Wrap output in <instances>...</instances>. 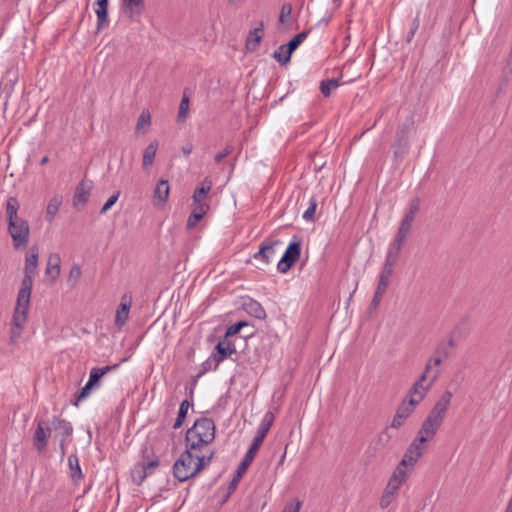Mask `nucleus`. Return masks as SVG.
I'll return each mask as SVG.
<instances>
[{
  "label": "nucleus",
  "mask_w": 512,
  "mask_h": 512,
  "mask_svg": "<svg viewBox=\"0 0 512 512\" xmlns=\"http://www.w3.org/2000/svg\"><path fill=\"white\" fill-rule=\"evenodd\" d=\"M310 31L311 29L304 30L294 35L286 44L280 45L279 48L272 54L273 59H275L281 66L289 64L292 54L307 38Z\"/></svg>",
  "instance_id": "nucleus-6"
},
{
  "label": "nucleus",
  "mask_w": 512,
  "mask_h": 512,
  "mask_svg": "<svg viewBox=\"0 0 512 512\" xmlns=\"http://www.w3.org/2000/svg\"><path fill=\"white\" fill-rule=\"evenodd\" d=\"M417 406V401L404 399L397 407L396 413L390 424V428H400L405 420L414 412Z\"/></svg>",
  "instance_id": "nucleus-13"
},
{
  "label": "nucleus",
  "mask_w": 512,
  "mask_h": 512,
  "mask_svg": "<svg viewBox=\"0 0 512 512\" xmlns=\"http://www.w3.org/2000/svg\"><path fill=\"white\" fill-rule=\"evenodd\" d=\"M51 428L44 420H40L33 435V446L38 452L45 450L48 444V438L51 435Z\"/></svg>",
  "instance_id": "nucleus-14"
},
{
  "label": "nucleus",
  "mask_w": 512,
  "mask_h": 512,
  "mask_svg": "<svg viewBox=\"0 0 512 512\" xmlns=\"http://www.w3.org/2000/svg\"><path fill=\"white\" fill-rule=\"evenodd\" d=\"M222 339H225V348L228 352V354L231 356L232 354L236 353V347L235 344L228 340V337H223Z\"/></svg>",
  "instance_id": "nucleus-61"
},
{
  "label": "nucleus",
  "mask_w": 512,
  "mask_h": 512,
  "mask_svg": "<svg viewBox=\"0 0 512 512\" xmlns=\"http://www.w3.org/2000/svg\"><path fill=\"white\" fill-rule=\"evenodd\" d=\"M384 294L385 293H383V292H379V291L375 290L373 298H372L370 306H369L370 310H376L378 308V306L381 302V298Z\"/></svg>",
  "instance_id": "nucleus-50"
},
{
  "label": "nucleus",
  "mask_w": 512,
  "mask_h": 512,
  "mask_svg": "<svg viewBox=\"0 0 512 512\" xmlns=\"http://www.w3.org/2000/svg\"><path fill=\"white\" fill-rule=\"evenodd\" d=\"M52 425L54 430L62 436V438H66L70 436L73 432V428L70 422L60 417H53Z\"/></svg>",
  "instance_id": "nucleus-27"
},
{
  "label": "nucleus",
  "mask_w": 512,
  "mask_h": 512,
  "mask_svg": "<svg viewBox=\"0 0 512 512\" xmlns=\"http://www.w3.org/2000/svg\"><path fill=\"white\" fill-rule=\"evenodd\" d=\"M390 284V278L379 276V281L376 287V290L379 292L386 293V290Z\"/></svg>",
  "instance_id": "nucleus-51"
},
{
  "label": "nucleus",
  "mask_w": 512,
  "mask_h": 512,
  "mask_svg": "<svg viewBox=\"0 0 512 512\" xmlns=\"http://www.w3.org/2000/svg\"><path fill=\"white\" fill-rule=\"evenodd\" d=\"M399 255H400L399 251L389 248V250L386 254V259H385L384 264H386V266H394L396 264V262L398 261Z\"/></svg>",
  "instance_id": "nucleus-44"
},
{
  "label": "nucleus",
  "mask_w": 512,
  "mask_h": 512,
  "mask_svg": "<svg viewBox=\"0 0 512 512\" xmlns=\"http://www.w3.org/2000/svg\"><path fill=\"white\" fill-rule=\"evenodd\" d=\"M157 148L158 142L155 140L144 149L142 160V167L144 170L148 169L150 166L153 165Z\"/></svg>",
  "instance_id": "nucleus-28"
},
{
  "label": "nucleus",
  "mask_w": 512,
  "mask_h": 512,
  "mask_svg": "<svg viewBox=\"0 0 512 512\" xmlns=\"http://www.w3.org/2000/svg\"><path fill=\"white\" fill-rule=\"evenodd\" d=\"M275 420V416L273 414V412L271 411H267L265 414H264V417L260 423V426L257 430V433L263 435L266 437V435L268 434L273 422Z\"/></svg>",
  "instance_id": "nucleus-39"
},
{
  "label": "nucleus",
  "mask_w": 512,
  "mask_h": 512,
  "mask_svg": "<svg viewBox=\"0 0 512 512\" xmlns=\"http://www.w3.org/2000/svg\"><path fill=\"white\" fill-rule=\"evenodd\" d=\"M60 262L58 254H51L48 258L45 276L49 277L50 283H54L60 275Z\"/></svg>",
  "instance_id": "nucleus-22"
},
{
  "label": "nucleus",
  "mask_w": 512,
  "mask_h": 512,
  "mask_svg": "<svg viewBox=\"0 0 512 512\" xmlns=\"http://www.w3.org/2000/svg\"><path fill=\"white\" fill-rule=\"evenodd\" d=\"M422 452H423V448H418L416 446V444H410L409 447L407 448L401 462L397 466L396 471L391 475L389 480H399L397 473L400 476L405 477L406 476L405 468H407L408 466H413L414 463H416L417 460L421 457Z\"/></svg>",
  "instance_id": "nucleus-11"
},
{
  "label": "nucleus",
  "mask_w": 512,
  "mask_h": 512,
  "mask_svg": "<svg viewBox=\"0 0 512 512\" xmlns=\"http://www.w3.org/2000/svg\"><path fill=\"white\" fill-rule=\"evenodd\" d=\"M207 190L205 188L197 187L193 193V203H200L207 197Z\"/></svg>",
  "instance_id": "nucleus-46"
},
{
  "label": "nucleus",
  "mask_w": 512,
  "mask_h": 512,
  "mask_svg": "<svg viewBox=\"0 0 512 512\" xmlns=\"http://www.w3.org/2000/svg\"><path fill=\"white\" fill-rule=\"evenodd\" d=\"M240 331H241V329H240L238 323L236 322V323L230 325L226 329V332H225L224 336L229 338V337H232V336L238 334Z\"/></svg>",
  "instance_id": "nucleus-58"
},
{
  "label": "nucleus",
  "mask_w": 512,
  "mask_h": 512,
  "mask_svg": "<svg viewBox=\"0 0 512 512\" xmlns=\"http://www.w3.org/2000/svg\"><path fill=\"white\" fill-rule=\"evenodd\" d=\"M435 353L444 358H448L450 356V349L445 344V341H442L437 345Z\"/></svg>",
  "instance_id": "nucleus-48"
},
{
  "label": "nucleus",
  "mask_w": 512,
  "mask_h": 512,
  "mask_svg": "<svg viewBox=\"0 0 512 512\" xmlns=\"http://www.w3.org/2000/svg\"><path fill=\"white\" fill-rule=\"evenodd\" d=\"M189 104H190L189 95L187 94V89H185L183 92L182 99L180 101V105H179V110H178V115H177L178 122L185 121L187 114H188V110H189Z\"/></svg>",
  "instance_id": "nucleus-38"
},
{
  "label": "nucleus",
  "mask_w": 512,
  "mask_h": 512,
  "mask_svg": "<svg viewBox=\"0 0 512 512\" xmlns=\"http://www.w3.org/2000/svg\"><path fill=\"white\" fill-rule=\"evenodd\" d=\"M201 188H205L207 190V192L209 193V191L211 190V187H212V181L206 177L204 178V180L201 182Z\"/></svg>",
  "instance_id": "nucleus-64"
},
{
  "label": "nucleus",
  "mask_w": 512,
  "mask_h": 512,
  "mask_svg": "<svg viewBox=\"0 0 512 512\" xmlns=\"http://www.w3.org/2000/svg\"><path fill=\"white\" fill-rule=\"evenodd\" d=\"M6 75H7L8 77H10V76L12 77V78H10V81H11V82H13V83H16V82H17V80H18L17 71H16V70H14L13 68L7 69V71H6Z\"/></svg>",
  "instance_id": "nucleus-63"
},
{
  "label": "nucleus",
  "mask_w": 512,
  "mask_h": 512,
  "mask_svg": "<svg viewBox=\"0 0 512 512\" xmlns=\"http://www.w3.org/2000/svg\"><path fill=\"white\" fill-rule=\"evenodd\" d=\"M98 8L95 10L97 15V31L102 30L109 24L108 7L109 0H96Z\"/></svg>",
  "instance_id": "nucleus-21"
},
{
  "label": "nucleus",
  "mask_w": 512,
  "mask_h": 512,
  "mask_svg": "<svg viewBox=\"0 0 512 512\" xmlns=\"http://www.w3.org/2000/svg\"><path fill=\"white\" fill-rule=\"evenodd\" d=\"M440 426L441 425L439 423H437L436 421L434 422L433 420H431V418H426L423 421L419 431L420 434H425L428 437L433 438Z\"/></svg>",
  "instance_id": "nucleus-37"
},
{
  "label": "nucleus",
  "mask_w": 512,
  "mask_h": 512,
  "mask_svg": "<svg viewBox=\"0 0 512 512\" xmlns=\"http://www.w3.org/2000/svg\"><path fill=\"white\" fill-rule=\"evenodd\" d=\"M452 397H453L452 392L445 391L441 395L440 399L435 403L433 408L435 410L439 411L440 413H442L443 415H445L450 406Z\"/></svg>",
  "instance_id": "nucleus-36"
},
{
  "label": "nucleus",
  "mask_w": 512,
  "mask_h": 512,
  "mask_svg": "<svg viewBox=\"0 0 512 512\" xmlns=\"http://www.w3.org/2000/svg\"><path fill=\"white\" fill-rule=\"evenodd\" d=\"M201 219H202V217H200V214H196L195 212H191V214L188 217L187 224H186L187 229L194 228L199 223V221Z\"/></svg>",
  "instance_id": "nucleus-49"
},
{
  "label": "nucleus",
  "mask_w": 512,
  "mask_h": 512,
  "mask_svg": "<svg viewBox=\"0 0 512 512\" xmlns=\"http://www.w3.org/2000/svg\"><path fill=\"white\" fill-rule=\"evenodd\" d=\"M144 8V0H122L123 12L131 20H135L137 16H140Z\"/></svg>",
  "instance_id": "nucleus-18"
},
{
  "label": "nucleus",
  "mask_w": 512,
  "mask_h": 512,
  "mask_svg": "<svg viewBox=\"0 0 512 512\" xmlns=\"http://www.w3.org/2000/svg\"><path fill=\"white\" fill-rule=\"evenodd\" d=\"M91 185L86 186L85 181L82 180L75 189V193L73 196V206L77 207L78 205L84 206L89 199L90 191H91Z\"/></svg>",
  "instance_id": "nucleus-23"
},
{
  "label": "nucleus",
  "mask_w": 512,
  "mask_h": 512,
  "mask_svg": "<svg viewBox=\"0 0 512 512\" xmlns=\"http://www.w3.org/2000/svg\"><path fill=\"white\" fill-rule=\"evenodd\" d=\"M170 187L168 180L161 179L154 190L153 193V199L154 203L156 204V201L159 203H165L169 197Z\"/></svg>",
  "instance_id": "nucleus-26"
},
{
  "label": "nucleus",
  "mask_w": 512,
  "mask_h": 512,
  "mask_svg": "<svg viewBox=\"0 0 512 512\" xmlns=\"http://www.w3.org/2000/svg\"><path fill=\"white\" fill-rule=\"evenodd\" d=\"M120 363H116L114 365H107L104 367H93L89 373V379L87 383L80 389V391L76 394L75 400L72 401L74 406H78L79 403L87 398L90 393L98 388L101 384L102 378L109 372L117 369L120 366Z\"/></svg>",
  "instance_id": "nucleus-3"
},
{
  "label": "nucleus",
  "mask_w": 512,
  "mask_h": 512,
  "mask_svg": "<svg viewBox=\"0 0 512 512\" xmlns=\"http://www.w3.org/2000/svg\"><path fill=\"white\" fill-rule=\"evenodd\" d=\"M211 357L205 360L201 365V370L198 372V374L195 376V382L198 378L202 377L205 373L211 370Z\"/></svg>",
  "instance_id": "nucleus-55"
},
{
  "label": "nucleus",
  "mask_w": 512,
  "mask_h": 512,
  "mask_svg": "<svg viewBox=\"0 0 512 512\" xmlns=\"http://www.w3.org/2000/svg\"><path fill=\"white\" fill-rule=\"evenodd\" d=\"M230 357L226 348H225V339H219L218 343L215 345L214 350L211 354V358L216 362L215 369L218 364Z\"/></svg>",
  "instance_id": "nucleus-29"
},
{
  "label": "nucleus",
  "mask_w": 512,
  "mask_h": 512,
  "mask_svg": "<svg viewBox=\"0 0 512 512\" xmlns=\"http://www.w3.org/2000/svg\"><path fill=\"white\" fill-rule=\"evenodd\" d=\"M20 208L19 201L16 197H9L6 203V216L7 222L20 219L18 217V210Z\"/></svg>",
  "instance_id": "nucleus-32"
},
{
  "label": "nucleus",
  "mask_w": 512,
  "mask_h": 512,
  "mask_svg": "<svg viewBox=\"0 0 512 512\" xmlns=\"http://www.w3.org/2000/svg\"><path fill=\"white\" fill-rule=\"evenodd\" d=\"M444 417H445V415H443L439 411L435 410L434 408L431 409V411L429 412V414L427 416V418H431V420H433L434 422L436 421L440 425L442 424Z\"/></svg>",
  "instance_id": "nucleus-56"
},
{
  "label": "nucleus",
  "mask_w": 512,
  "mask_h": 512,
  "mask_svg": "<svg viewBox=\"0 0 512 512\" xmlns=\"http://www.w3.org/2000/svg\"><path fill=\"white\" fill-rule=\"evenodd\" d=\"M410 230H411V228L400 223V225L398 227V231L396 233V237H400L401 239L406 240L407 235L409 234Z\"/></svg>",
  "instance_id": "nucleus-59"
},
{
  "label": "nucleus",
  "mask_w": 512,
  "mask_h": 512,
  "mask_svg": "<svg viewBox=\"0 0 512 512\" xmlns=\"http://www.w3.org/2000/svg\"><path fill=\"white\" fill-rule=\"evenodd\" d=\"M150 123H151L150 112L148 110H143L141 112L140 116L138 117L137 125H136V130L140 131L143 128L144 125L149 126Z\"/></svg>",
  "instance_id": "nucleus-42"
},
{
  "label": "nucleus",
  "mask_w": 512,
  "mask_h": 512,
  "mask_svg": "<svg viewBox=\"0 0 512 512\" xmlns=\"http://www.w3.org/2000/svg\"><path fill=\"white\" fill-rule=\"evenodd\" d=\"M419 209H420V199L419 198H415L410 203L409 210L405 214V216L403 217V219L401 220L400 223L405 225V226H407V227H409V228H411L412 227V223H413L414 218H415V215L417 214Z\"/></svg>",
  "instance_id": "nucleus-30"
},
{
  "label": "nucleus",
  "mask_w": 512,
  "mask_h": 512,
  "mask_svg": "<svg viewBox=\"0 0 512 512\" xmlns=\"http://www.w3.org/2000/svg\"><path fill=\"white\" fill-rule=\"evenodd\" d=\"M392 274L393 266H386V264H384L379 276L391 278Z\"/></svg>",
  "instance_id": "nucleus-62"
},
{
  "label": "nucleus",
  "mask_w": 512,
  "mask_h": 512,
  "mask_svg": "<svg viewBox=\"0 0 512 512\" xmlns=\"http://www.w3.org/2000/svg\"><path fill=\"white\" fill-rule=\"evenodd\" d=\"M215 433L214 421L208 417H201L187 430L185 435L186 447L197 450L207 446L215 439Z\"/></svg>",
  "instance_id": "nucleus-1"
},
{
  "label": "nucleus",
  "mask_w": 512,
  "mask_h": 512,
  "mask_svg": "<svg viewBox=\"0 0 512 512\" xmlns=\"http://www.w3.org/2000/svg\"><path fill=\"white\" fill-rule=\"evenodd\" d=\"M264 439H265V436H263L259 433H256L250 447L248 448L244 458L242 459V461L238 465L237 469L235 470L231 480H240L243 477L244 473L247 471L248 467L250 466L253 459L255 458Z\"/></svg>",
  "instance_id": "nucleus-10"
},
{
  "label": "nucleus",
  "mask_w": 512,
  "mask_h": 512,
  "mask_svg": "<svg viewBox=\"0 0 512 512\" xmlns=\"http://www.w3.org/2000/svg\"><path fill=\"white\" fill-rule=\"evenodd\" d=\"M439 374H440V372L437 370L434 373V375L431 377V380L427 384L426 388H423V391H420L416 387L412 386L408 392V397H409L408 400L413 399V400L417 401V405H418L424 399L426 393L429 391V389L432 386V384L434 383V381L438 378Z\"/></svg>",
  "instance_id": "nucleus-25"
},
{
  "label": "nucleus",
  "mask_w": 512,
  "mask_h": 512,
  "mask_svg": "<svg viewBox=\"0 0 512 512\" xmlns=\"http://www.w3.org/2000/svg\"><path fill=\"white\" fill-rule=\"evenodd\" d=\"M81 277V268L79 265H73L69 272V281L74 280L76 283Z\"/></svg>",
  "instance_id": "nucleus-54"
},
{
  "label": "nucleus",
  "mask_w": 512,
  "mask_h": 512,
  "mask_svg": "<svg viewBox=\"0 0 512 512\" xmlns=\"http://www.w3.org/2000/svg\"><path fill=\"white\" fill-rule=\"evenodd\" d=\"M317 205H318V200L315 196L311 197L310 201H309V206L308 208L305 210V212L303 213V218L306 220V221H314L315 219V212H316V209H317Z\"/></svg>",
  "instance_id": "nucleus-41"
},
{
  "label": "nucleus",
  "mask_w": 512,
  "mask_h": 512,
  "mask_svg": "<svg viewBox=\"0 0 512 512\" xmlns=\"http://www.w3.org/2000/svg\"><path fill=\"white\" fill-rule=\"evenodd\" d=\"M233 149H234V147L232 145H229V144L226 145V147L224 148L223 151H221L215 155V158H214L215 162L217 164H219L225 157H227L228 155H230L233 152Z\"/></svg>",
  "instance_id": "nucleus-47"
},
{
  "label": "nucleus",
  "mask_w": 512,
  "mask_h": 512,
  "mask_svg": "<svg viewBox=\"0 0 512 512\" xmlns=\"http://www.w3.org/2000/svg\"><path fill=\"white\" fill-rule=\"evenodd\" d=\"M242 308L250 315L257 319H265L266 311L263 306L256 300L247 297L243 300Z\"/></svg>",
  "instance_id": "nucleus-20"
},
{
  "label": "nucleus",
  "mask_w": 512,
  "mask_h": 512,
  "mask_svg": "<svg viewBox=\"0 0 512 512\" xmlns=\"http://www.w3.org/2000/svg\"><path fill=\"white\" fill-rule=\"evenodd\" d=\"M281 244L279 239H274L272 237H268L264 239V241L260 244L259 250L253 254L251 260L256 262V268L259 270H264L268 265H270L276 256V247Z\"/></svg>",
  "instance_id": "nucleus-4"
},
{
  "label": "nucleus",
  "mask_w": 512,
  "mask_h": 512,
  "mask_svg": "<svg viewBox=\"0 0 512 512\" xmlns=\"http://www.w3.org/2000/svg\"><path fill=\"white\" fill-rule=\"evenodd\" d=\"M401 484L402 482H387L379 502L382 509H386L393 502L400 490Z\"/></svg>",
  "instance_id": "nucleus-19"
},
{
  "label": "nucleus",
  "mask_w": 512,
  "mask_h": 512,
  "mask_svg": "<svg viewBox=\"0 0 512 512\" xmlns=\"http://www.w3.org/2000/svg\"><path fill=\"white\" fill-rule=\"evenodd\" d=\"M302 240L298 236H293L292 240L288 244L283 256L277 263V271L285 274L287 273L294 264L300 259L301 256Z\"/></svg>",
  "instance_id": "nucleus-7"
},
{
  "label": "nucleus",
  "mask_w": 512,
  "mask_h": 512,
  "mask_svg": "<svg viewBox=\"0 0 512 512\" xmlns=\"http://www.w3.org/2000/svg\"><path fill=\"white\" fill-rule=\"evenodd\" d=\"M415 129L414 116H408L405 121L397 127L394 141L391 145L393 159L396 162L402 161L410 150V134Z\"/></svg>",
  "instance_id": "nucleus-2"
},
{
  "label": "nucleus",
  "mask_w": 512,
  "mask_h": 512,
  "mask_svg": "<svg viewBox=\"0 0 512 512\" xmlns=\"http://www.w3.org/2000/svg\"><path fill=\"white\" fill-rule=\"evenodd\" d=\"M192 404L189 400L185 399L180 403L179 410L177 413V417L175 419V422L173 424V429H179L183 423L185 422L188 414V409Z\"/></svg>",
  "instance_id": "nucleus-34"
},
{
  "label": "nucleus",
  "mask_w": 512,
  "mask_h": 512,
  "mask_svg": "<svg viewBox=\"0 0 512 512\" xmlns=\"http://www.w3.org/2000/svg\"><path fill=\"white\" fill-rule=\"evenodd\" d=\"M211 458L212 454L206 457L204 455H199L194 452V476H196L197 473L200 472L205 467V465L211 460Z\"/></svg>",
  "instance_id": "nucleus-40"
},
{
  "label": "nucleus",
  "mask_w": 512,
  "mask_h": 512,
  "mask_svg": "<svg viewBox=\"0 0 512 512\" xmlns=\"http://www.w3.org/2000/svg\"><path fill=\"white\" fill-rule=\"evenodd\" d=\"M8 233L12 238L13 247L20 249L29 243L30 227L27 220L20 218L8 222Z\"/></svg>",
  "instance_id": "nucleus-9"
},
{
  "label": "nucleus",
  "mask_w": 512,
  "mask_h": 512,
  "mask_svg": "<svg viewBox=\"0 0 512 512\" xmlns=\"http://www.w3.org/2000/svg\"><path fill=\"white\" fill-rule=\"evenodd\" d=\"M62 204V197L61 196H54L52 197L47 205L46 209V220L48 222H52L56 216V214L59 211V207Z\"/></svg>",
  "instance_id": "nucleus-33"
},
{
  "label": "nucleus",
  "mask_w": 512,
  "mask_h": 512,
  "mask_svg": "<svg viewBox=\"0 0 512 512\" xmlns=\"http://www.w3.org/2000/svg\"><path fill=\"white\" fill-rule=\"evenodd\" d=\"M193 204H194V208H193L192 212H195L196 214H200V217L203 218L204 215L209 210V205L204 204L202 202H200V203H193Z\"/></svg>",
  "instance_id": "nucleus-53"
},
{
  "label": "nucleus",
  "mask_w": 512,
  "mask_h": 512,
  "mask_svg": "<svg viewBox=\"0 0 512 512\" xmlns=\"http://www.w3.org/2000/svg\"><path fill=\"white\" fill-rule=\"evenodd\" d=\"M32 288L33 275L24 274V277L21 281V287L17 294L15 308L29 310Z\"/></svg>",
  "instance_id": "nucleus-12"
},
{
  "label": "nucleus",
  "mask_w": 512,
  "mask_h": 512,
  "mask_svg": "<svg viewBox=\"0 0 512 512\" xmlns=\"http://www.w3.org/2000/svg\"><path fill=\"white\" fill-rule=\"evenodd\" d=\"M160 464L158 456L155 455L152 448L145 447L142 451V460L134 465L132 469L133 479L145 480L151 476Z\"/></svg>",
  "instance_id": "nucleus-5"
},
{
  "label": "nucleus",
  "mask_w": 512,
  "mask_h": 512,
  "mask_svg": "<svg viewBox=\"0 0 512 512\" xmlns=\"http://www.w3.org/2000/svg\"><path fill=\"white\" fill-rule=\"evenodd\" d=\"M342 83L340 82V79L331 78L322 80L320 82V91L324 97H329L332 93V91L336 88H338Z\"/></svg>",
  "instance_id": "nucleus-35"
},
{
  "label": "nucleus",
  "mask_w": 512,
  "mask_h": 512,
  "mask_svg": "<svg viewBox=\"0 0 512 512\" xmlns=\"http://www.w3.org/2000/svg\"><path fill=\"white\" fill-rule=\"evenodd\" d=\"M404 243H405V240L401 239L400 237L395 236L393 242L390 245V248L401 252V249H402Z\"/></svg>",
  "instance_id": "nucleus-60"
},
{
  "label": "nucleus",
  "mask_w": 512,
  "mask_h": 512,
  "mask_svg": "<svg viewBox=\"0 0 512 512\" xmlns=\"http://www.w3.org/2000/svg\"><path fill=\"white\" fill-rule=\"evenodd\" d=\"M302 506V502L298 499H293L288 502L282 512H299Z\"/></svg>",
  "instance_id": "nucleus-45"
},
{
  "label": "nucleus",
  "mask_w": 512,
  "mask_h": 512,
  "mask_svg": "<svg viewBox=\"0 0 512 512\" xmlns=\"http://www.w3.org/2000/svg\"><path fill=\"white\" fill-rule=\"evenodd\" d=\"M39 250L38 247L33 246L30 249V254L26 256L24 274L34 275L38 267Z\"/></svg>",
  "instance_id": "nucleus-24"
},
{
  "label": "nucleus",
  "mask_w": 512,
  "mask_h": 512,
  "mask_svg": "<svg viewBox=\"0 0 512 512\" xmlns=\"http://www.w3.org/2000/svg\"><path fill=\"white\" fill-rule=\"evenodd\" d=\"M194 451L186 447L173 466V474L176 480H190L194 476Z\"/></svg>",
  "instance_id": "nucleus-8"
},
{
  "label": "nucleus",
  "mask_w": 512,
  "mask_h": 512,
  "mask_svg": "<svg viewBox=\"0 0 512 512\" xmlns=\"http://www.w3.org/2000/svg\"><path fill=\"white\" fill-rule=\"evenodd\" d=\"M120 190L116 191L111 195L100 209V214H105L118 200L120 196Z\"/></svg>",
  "instance_id": "nucleus-43"
},
{
  "label": "nucleus",
  "mask_w": 512,
  "mask_h": 512,
  "mask_svg": "<svg viewBox=\"0 0 512 512\" xmlns=\"http://www.w3.org/2000/svg\"><path fill=\"white\" fill-rule=\"evenodd\" d=\"M264 37V22L260 21L259 25L254 29L250 30L246 40H245V49L247 52H255Z\"/></svg>",
  "instance_id": "nucleus-16"
},
{
  "label": "nucleus",
  "mask_w": 512,
  "mask_h": 512,
  "mask_svg": "<svg viewBox=\"0 0 512 512\" xmlns=\"http://www.w3.org/2000/svg\"><path fill=\"white\" fill-rule=\"evenodd\" d=\"M131 301V296H129L128 294H124L121 298V303L117 308L115 316V325L118 328L124 326L128 320Z\"/></svg>",
  "instance_id": "nucleus-17"
},
{
  "label": "nucleus",
  "mask_w": 512,
  "mask_h": 512,
  "mask_svg": "<svg viewBox=\"0 0 512 512\" xmlns=\"http://www.w3.org/2000/svg\"><path fill=\"white\" fill-rule=\"evenodd\" d=\"M430 439L431 437H428L425 434H420V431H418L417 436L415 437L411 444H416L418 448H422L421 445L426 443Z\"/></svg>",
  "instance_id": "nucleus-57"
},
{
  "label": "nucleus",
  "mask_w": 512,
  "mask_h": 512,
  "mask_svg": "<svg viewBox=\"0 0 512 512\" xmlns=\"http://www.w3.org/2000/svg\"><path fill=\"white\" fill-rule=\"evenodd\" d=\"M292 12V6L291 4H284L281 8L280 16H279V22L284 23L285 18H289Z\"/></svg>",
  "instance_id": "nucleus-52"
},
{
  "label": "nucleus",
  "mask_w": 512,
  "mask_h": 512,
  "mask_svg": "<svg viewBox=\"0 0 512 512\" xmlns=\"http://www.w3.org/2000/svg\"><path fill=\"white\" fill-rule=\"evenodd\" d=\"M28 310L14 308L10 331V343L14 344L21 336V331L27 321Z\"/></svg>",
  "instance_id": "nucleus-15"
},
{
  "label": "nucleus",
  "mask_w": 512,
  "mask_h": 512,
  "mask_svg": "<svg viewBox=\"0 0 512 512\" xmlns=\"http://www.w3.org/2000/svg\"><path fill=\"white\" fill-rule=\"evenodd\" d=\"M68 466L70 471V477L72 480H81L83 478L82 470L79 464V459L76 454H71L68 457Z\"/></svg>",
  "instance_id": "nucleus-31"
}]
</instances>
